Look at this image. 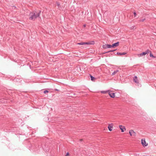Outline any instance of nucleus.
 I'll return each instance as SVG.
<instances>
[{
  "instance_id": "nucleus-1",
  "label": "nucleus",
  "mask_w": 156,
  "mask_h": 156,
  "mask_svg": "<svg viewBox=\"0 0 156 156\" xmlns=\"http://www.w3.org/2000/svg\"><path fill=\"white\" fill-rule=\"evenodd\" d=\"M41 13V11H40L39 12L35 11L30 12L29 14V19L30 20H35L37 18L39 17Z\"/></svg>"
},
{
  "instance_id": "nucleus-2",
  "label": "nucleus",
  "mask_w": 156,
  "mask_h": 156,
  "mask_svg": "<svg viewBox=\"0 0 156 156\" xmlns=\"http://www.w3.org/2000/svg\"><path fill=\"white\" fill-rule=\"evenodd\" d=\"M129 133L131 136H135L136 135V133L133 130H131L129 131Z\"/></svg>"
},
{
  "instance_id": "nucleus-3",
  "label": "nucleus",
  "mask_w": 156,
  "mask_h": 156,
  "mask_svg": "<svg viewBox=\"0 0 156 156\" xmlns=\"http://www.w3.org/2000/svg\"><path fill=\"white\" fill-rule=\"evenodd\" d=\"M112 47V45L108 44H105L103 46V48H110Z\"/></svg>"
},
{
  "instance_id": "nucleus-4",
  "label": "nucleus",
  "mask_w": 156,
  "mask_h": 156,
  "mask_svg": "<svg viewBox=\"0 0 156 156\" xmlns=\"http://www.w3.org/2000/svg\"><path fill=\"white\" fill-rule=\"evenodd\" d=\"M119 127L120 129L121 130V132H124V130H126V128L125 127L123 126L122 125H120L119 126Z\"/></svg>"
},
{
  "instance_id": "nucleus-5",
  "label": "nucleus",
  "mask_w": 156,
  "mask_h": 156,
  "mask_svg": "<svg viewBox=\"0 0 156 156\" xmlns=\"http://www.w3.org/2000/svg\"><path fill=\"white\" fill-rule=\"evenodd\" d=\"M141 144L144 146H147L148 145L147 143L146 144L145 140H143V139L141 140Z\"/></svg>"
},
{
  "instance_id": "nucleus-6",
  "label": "nucleus",
  "mask_w": 156,
  "mask_h": 156,
  "mask_svg": "<svg viewBox=\"0 0 156 156\" xmlns=\"http://www.w3.org/2000/svg\"><path fill=\"white\" fill-rule=\"evenodd\" d=\"M133 81L136 83H139V81L136 76H135L133 78Z\"/></svg>"
},
{
  "instance_id": "nucleus-7",
  "label": "nucleus",
  "mask_w": 156,
  "mask_h": 156,
  "mask_svg": "<svg viewBox=\"0 0 156 156\" xmlns=\"http://www.w3.org/2000/svg\"><path fill=\"white\" fill-rule=\"evenodd\" d=\"M109 95L110 97L112 98H114L115 97V93L112 92H109Z\"/></svg>"
},
{
  "instance_id": "nucleus-8",
  "label": "nucleus",
  "mask_w": 156,
  "mask_h": 156,
  "mask_svg": "<svg viewBox=\"0 0 156 156\" xmlns=\"http://www.w3.org/2000/svg\"><path fill=\"white\" fill-rule=\"evenodd\" d=\"M119 43L118 42L113 44L112 45V47H115L118 46L119 45Z\"/></svg>"
},
{
  "instance_id": "nucleus-9",
  "label": "nucleus",
  "mask_w": 156,
  "mask_h": 156,
  "mask_svg": "<svg viewBox=\"0 0 156 156\" xmlns=\"http://www.w3.org/2000/svg\"><path fill=\"white\" fill-rule=\"evenodd\" d=\"M113 126V124H111L110 125H109L108 126V129L110 131H111L112 130V128Z\"/></svg>"
},
{
  "instance_id": "nucleus-10",
  "label": "nucleus",
  "mask_w": 156,
  "mask_h": 156,
  "mask_svg": "<svg viewBox=\"0 0 156 156\" xmlns=\"http://www.w3.org/2000/svg\"><path fill=\"white\" fill-rule=\"evenodd\" d=\"M126 54V52H122V53H120L118 52L117 53V54L118 55H124Z\"/></svg>"
},
{
  "instance_id": "nucleus-11",
  "label": "nucleus",
  "mask_w": 156,
  "mask_h": 156,
  "mask_svg": "<svg viewBox=\"0 0 156 156\" xmlns=\"http://www.w3.org/2000/svg\"><path fill=\"white\" fill-rule=\"evenodd\" d=\"M85 44H94V41H92L91 42H85Z\"/></svg>"
},
{
  "instance_id": "nucleus-12",
  "label": "nucleus",
  "mask_w": 156,
  "mask_h": 156,
  "mask_svg": "<svg viewBox=\"0 0 156 156\" xmlns=\"http://www.w3.org/2000/svg\"><path fill=\"white\" fill-rule=\"evenodd\" d=\"M146 54V53H145V52H142L139 55L140 56H141L142 55H144Z\"/></svg>"
},
{
  "instance_id": "nucleus-13",
  "label": "nucleus",
  "mask_w": 156,
  "mask_h": 156,
  "mask_svg": "<svg viewBox=\"0 0 156 156\" xmlns=\"http://www.w3.org/2000/svg\"><path fill=\"white\" fill-rule=\"evenodd\" d=\"M118 71V70H116L115 71L112 73V75H114L116 74V73Z\"/></svg>"
},
{
  "instance_id": "nucleus-14",
  "label": "nucleus",
  "mask_w": 156,
  "mask_h": 156,
  "mask_svg": "<svg viewBox=\"0 0 156 156\" xmlns=\"http://www.w3.org/2000/svg\"><path fill=\"white\" fill-rule=\"evenodd\" d=\"M90 77L91 78V80L92 81H94L95 79V78L93 76L91 75H90Z\"/></svg>"
},
{
  "instance_id": "nucleus-15",
  "label": "nucleus",
  "mask_w": 156,
  "mask_h": 156,
  "mask_svg": "<svg viewBox=\"0 0 156 156\" xmlns=\"http://www.w3.org/2000/svg\"><path fill=\"white\" fill-rule=\"evenodd\" d=\"M150 57H152L154 58H156V57L154 56L151 52H150Z\"/></svg>"
},
{
  "instance_id": "nucleus-16",
  "label": "nucleus",
  "mask_w": 156,
  "mask_h": 156,
  "mask_svg": "<svg viewBox=\"0 0 156 156\" xmlns=\"http://www.w3.org/2000/svg\"><path fill=\"white\" fill-rule=\"evenodd\" d=\"M108 91H101V93L102 94H106Z\"/></svg>"
},
{
  "instance_id": "nucleus-17",
  "label": "nucleus",
  "mask_w": 156,
  "mask_h": 156,
  "mask_svg": "<svg viewBox=\"0 0 156 156\" xmlns=\"http://www.w3.org/2000/svg\"><path fill=\"white\" fill-rule=\"evenodd\" d=\"M77 44L81 45H84L85 44V42H81L77 43Z\"/></svg>"
},
{
  "instance_id": "nucleus-18",
  "label": "nucleus",
  "mask_w": 156,
  "mask_h": 156,
  "mask_svg": "<svg viewBox=\"0 0 156 156\" xmlns=\"http://www.w3.org/2000/svg\"><path fill=\"white\" fill-rule=\"evenodd\" d=\"M136 28L135 26H133L131 27L130 28V30H133V29H135Z\"/></svg>"
},
{
  "instance_id": "nucleus-19",
  "label": "nucleus",
  "mask_w": 156,
  "mask_h": 156,
  "mask_svg": "<svg viewBox=\"0 0 156 156\" xmlns=\"http://www.w3.org/2000/svg\"><path fill=\"white\" fill-rule=\"evenodd\" d=\"M113 52V51L112 50H110L109 51H107V52H104L103 53V54H104L105 53H109V52Z\"/></svg>"
},
{
  "instance_id": "nucleus-20",
  "label": "nucleus",
  "mask_w": 156,
  "mask_h": 156,
  "mask_svg": "<svg viewBox=\"0 0 156 156\" xmlns=\"http://www.w3.org/2000/svg\"><path fill=\"white\" fill-rule=\"evenodd\" d=\"M145 20V19H142V20H139V21H140V22H143Z\"/></svg>"
},
{
  "instance_id": "nucleus-21",
  "label": "nucleus",
  "mask_w": 156,
  "mask_h": 156,
  "mask_svg": "<svg viewBox=\"0 0 156 156\" xmlns=\"http://www.w3.org/2000/svg\"><path fill=\"white\" fill-rule=\"evenodd\" d=\"M149 52H150L149 50H147L145 52V53H146V54L149 53Z\"/></svg>"
},
{
  "instance_id": "nucleus-22",
  "label": "nucleus",
  "mask_w": 156,
  "mask_h": 156,
  "mask_svg": "<svg viewBox=\"0 0 156 156\" xmlns=\"http://www.w3.org/2000/svg\"><path fill=\"white\" fill-rule=\"evenodd\" d=\"M56 4H57V6H58V7H59V6L60 5V3H59V2H57L56 3Z\"/></svg>"
},
{
  "instance_id": "nucleus-23",
  "label": "nucleus",
  "mask_w": 156,
  "mask_h": 156,
  "mask_svg": "<svg viewBox=\"0 0 156 156\" xmlns=\"http://www.w3.org/2000/svg\"><path fill=\"white\" fill-rule=\"evenodd\" d=\"M48 91L47 90H45L44 92V93L45 94L46 93H48Z\"/></svg>"
},
{
  "instance_id": "nucleus-24",
  "label": "nucleus",
  "mask_w": 156,
  "mask_h": 156,
  "mask_svg": "<svg viewBox=\"0 0 156 156\" xmlns=\"http://www.w3.org/2000/svg\"><path fill=\"white\" fill-rule=\"evenodd\" d=\"M134 17H136V14L135 12H134Z\"/></svg>"
},
{
  "instance_id": "nucleus-25",
  "label": "nucleus",
  "mask_w": 156,
  "mask_h": 156,
  "mask_svg": "<svg viewBox=\"0 0 156 156\" xmlns=\"http://www.w3.org/2000/svg\"><path fill=\"white\" fill-rule=\"evenodd\" d=\"M69 152H67V153H66V156H68V155H69Z\"/></svg>"
},
{
  "instance_id": "nucleus-26",
  "label": "nucleus",
  "mask_w": 156,
  "mask_h": 156,
  "mask_svg": "<svg viewBox=\"0 0 156 156\" xmlns=\"http://www.w3.org/2000/svg\"><path fill=\"white\" fill-rule=\"evenodd\" d=\"M113 51V52L115 51L116 50H112Z\"/></svg>"
},
{
  "instance_id": "nucleus-27",
  "label": "nucleus",
  "mask_w": 156,
  "mask_h": 156,
  "mask_svg": "<svg viewBox=\"0 0 156 156\" xmlns=\"http://www.w3.org/2000/svg\"><path fill=\"white\" fill-rule=\"evenodd\" d=\"M85 26H86V25H84V27H85Z\"/></svg>"
}]
</instances>
